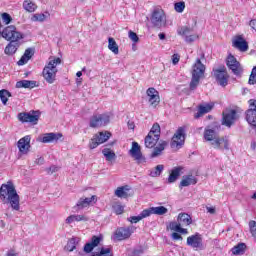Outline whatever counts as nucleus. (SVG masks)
<instances>
[{"label":"nucleus","instance_id":"nucleus-25","mask_svg":"<svg viewBox=\"0 0 256 256\" xmlns=\"http://www.w3.org/2000/svg\"><path fill=\"white\" fill-rule=\"evenodd\" d=\"M145 211L148 213V217H151V215H165L169 212L165 206L150 207Z\"/></svg>","mask_w":256,"mask_h":256},{"label":"nucleus","instance_id":"nucleus-13","mask_svg":"<svg viewBox=\"0 0 256 256\" xmlns=\"http://www.w3.org/2000/svg\"><path fill=\"white\" fill-rule=\"evenodd\" d=\"M136 230L137 227L133 225L128 227H120L115 231L114 237L117 239V241H125V239H129V237H131Z\"/></svg>","mask_w":256,"mask_h":256},{"label":"nucleus","instance_id":"nucleus-17","mask_svg":"<svg viewBox=\"0 0 256 256\" xmlns=\"http://www.w3.org/2000/svg\"><path fill=\"white\" fill-rule=\"evenodd\" d=\"M102 241H103V235L92 236L90 239V242L84 245V249H83L84 253H92L93 249H95V247H99Z\"/></svg>","mask_w":256,"mask_h":256},{"label":"nucleus","instance_id":"nucleus-55","mask_svg":"<svg viewBox=\"0 0 256 256\" xmlns=\"http://www.w3.org/2000/svg\"><path fill=\"white\" fill-rule=\"evenodd\" d=\"M127 125H128V129H135V122L134 121L129 120Z\"/></svg>","mask_w":256,"mask_h":256},{"label":"nucleus","instance_id":"nucleus-48","mask_svg":"<svg viewBox=\"0 0 256 256\" xmlns=\"http://www.w3.org/2000/svg\"><path fill=\"white\" fill-rule=\"evenodd\" d=\"M2 21L3 23H5V25H9V23H11V21H13V18L11 17V15L9 13H2Z\"/></svg>","mask_w":256,"mask_h":256},{"label":"nucleus","instance_id":"nucleus-18","mask_svg":"<svg viewBox=\"0 0 256 256\" xmlns=\"http://www.w3.org/2000/svg\"><path fill=\"white\" fill-rule=\"evenodd\" d=\"M187 245L193 249H201V247H203V238L201 237V234L196 233L189 236L187 238Z\"/></svg>","mask_w":256,"mask_h":256},{"label":"nucleus","instance_id":"nucleus-43","mask_svg":"<svg viewBox=\"0 0 256 256\" xmlns=\"http://www.w3.org/2000/svg\"><path fill=\"white\" fill-rule=\"evenodd\" d=\"M159 103H161V98L160 97H150V98H148L149 107H152L153 109H155V107H157V105H159Z\"/></svg>","mask_w":256,"mask_h":256},{"label":"nucleus","instance_id":"nucleus-8","mask_svg":"<svg viewBox=\"0 0 256 256\" xmlns=\"http://www.w3.org/2000/svg\"><path fill=\"white\" fill-rule=\"evenodd\" d=\"M150 21L153 27H156V29H161V27H165L167 25V16L165 15L163 9L155 8L152 11Z\"/></svg>","mask_w":256,"mask_h":256},{"label":"nucleus","instance_id":"nucleus-38","mask_svg":"<svg viewBox=\"0 0 256 256\" xmlns=\"http://www.w3.org/2000/svg\"><path fill=\"white\" fill-rule=\"evenodd\" d=\"M108 49L114 53V55H119V45L115 41V38L109 37L108 38Z\"/></svg>","mask_w":256,"mask_h":256},{"label":"nucleus","instance_id":"nucleus-50","mask_svg":"<svg viewBox=\"0 0 256 256\" xmlns=\"http://www.w3.org/2000/svg\"><path fill=\"white\" fill-rule=\"evenodd\" d=\"M128 37L129 39H131V41H133V43H139V36L137 35V33L130 30L128 32Z\"/></svg>","mask_w":256,"mask_h":256},{"label":"nucleus","instance_id":"nucleus-3","mask_svg":"<svg viewBox=\"0 0 256 256\" xmlns=\"http://www.w3.org/2000/svg\"><path fill=\"white\" fill-rule=\"evenodd\" d=\"M2 37L6 39V41H10L6 46L4 53L6 55H15L17 49H19L18 41L23 39L21 32L17 31V27L10 25L2 31Z\"/></svg>","mask_w":256,"mask_h":256},{"label":"nucleus","instance_id":"nucleus-31","mask_svg":"<svg viewBox=\"0 0 256 256\" xmlns=\"http://www.w3.org/2000/svg\"><path fill=\"white\" fill-rule=\"evenodd\" d=\"M169 145V143L167 141H163L161 140L158 144V146H156L151 154L152 158L155 157H159V155H161V153H163V151H165V147Z\"/></svg>","mask_w":256,"mask_h":256},{"label":"nucleus","instance_id":"nucleus-19","mask_svg":"<svg viewBox=\"0 0 256 256\" xmlns=\"http://www.w3.org/2000/svg\"><path fill=\"white\" fill-rule=\"evenodd\" d=\"M93 203H97V196L92 195L90 198H80L74 207V209H77V211H81L82 209H85V207H89V205H93Z\"/></svg>","mask_w":256,"mask_h":256},{"label":"nucleus","instance_id":"nucleus-45","mask_svg":"<svg viewBox=\"0 0 256 256\" xmlns=\"http://www.w3.org/2000/svg\"><path fill=\"white\" fill-rule=\"evenodd\" d=\"M147 97H159V91L155 89L154 87H150L146 91Z\"/></svg>","mask_w":256,"mask_h":256},{"label":"nucleus","instance_id":"nucleus-22","mask_svg":"<svg viewBox=\"0 0 256 256\" xmlns=\"http://www.w3.org/2000/svg\"><path fill=\"white\" fill-rule=\"evenodd\" d=\"M193 29L189 28V27H182L179 30V35H184L185 36V41L186 43H193V41H197V39H199V36L197 34H192Z\"/></svg>","mask_w":256,"mask_h":256},{"label":"nucleus","instance_id":"nucleus-26","mask_svg":"<svg viewBox=\"0 0 256 256\" xmlns=\"http://www.w3.org/2000/svg\"><path fill=\"white\" fill-rule=\"evenodd\" d=\"M76 222H80L83 221L84 223L89 221V217L85 214H74V215H70L66 218L65 223H67V225H71V223H75Z\"/></svg>","mask_w":256,"mask_h":256},{"label":"nucleus","instance_id":"nucleus-63","mask_svg":"<svg viewBox=\"0 0 256 256\" xmlns=\"http://www.w3.org/2000/svg\"><path fill=\"white\" fill-rule=\"evenodd\" d=\"M252 199H256V192L253 194Z\"/></svg>","mask_w":256,"mask_h":256},{"label":"nucleus","instance_id":"nucleus-41","mask_svg":"<svg viewBox=\"0 0 256 256\" xmlns=\"http://www.w3.org/2000/svg\"><path fill=\"white\" fill-rule=\"evenodd\" d=\"M163 169H165V166L163 164H159L155 168L150 170L149 176L150 177H160L161 173H163Z\"/></svg>","mask_w":256,"mask_h":256},{"label":"nucleus","instance_id":"nucleus-56","mask_svg":"<svg viewBox=\"0 0 256 256\" xmlns=\"http://www.w3.org/2000/svg\"><path fill=\"white\" fill-rule=\"evenodd\" d=\"M250 27L251 29H254V31H256V19L250 21Z\"/></svg>","mask_w":256,"mask_h":256},{"label":"nucleus","instance_id":"nucleus-4","mask_svg":"<svg viewBox=\"0 0 256 256\" xmlns=\"http://www.w3.org/2000/svg\"><path fill=\"white\" fill-rule=\"evenodd\" d=\"M205 64L201 62V59L197 58L196 62L192 66V79L190 82V89H197L199 81L205 76Z\"/></svg>","mask_w":256,"mask_h":256},{"label":"nucleus","instance_id":"nucleus-49","mask_svg":"<svg viewBox=\"0 0 256 256\" xmlns=\"http://www.w3.org/2000/svg\"><path fill=\"white\" fill-rule=\"evenodd\" d=\"M99 145H101V142H99V140H97V138L94 136L89 144L90 149H97Z\"/></svg>","mask_w":256,"mask_h":256},{"label":"nucleus","instance_id":"nucleus-36","mask_svg":"<svg viewBox=\"0 0 256 256\" xmlns=\"http://www.w3.org/2000/svg\"><path fill=\"white\" fill-rule=\"evenodd\" d=\"M247 249V244L240 242L231 249L233 255H243Z\"/></svg>","mask_w":256,"mask_h":256},{"label":"nucleus","instance_id":"nucleus-29","mask_svg":"<svg viewBox=\"0 0 256 256\" xmlns=\"http://www.w3.org/2000/svg\"><path fill=\"white\" fill-rule=\"evenodd\" d=\"M16 87L17 89H21V88H24V89H33L35 87H37V81H33V80H21V81H18L16 83Z\"/></svg>","mask_w":256,"mask_h":256},{"label":"nucleus","instance_id":"nucleus-7","mask_svg":"<svg viewBox=\"0 0 256 256\" xmlns=\"http://www.w3.org/2000/svg\"><path fill=\"white\" fill-rule=\"evenodd\" d=\"M111 121V115L109 113L103 114H93L89 120V127L92 129H99L101 127H106Z\"/></svg>","mask_w":256,"mask_h":256},{"label":"nucleus","instance_id":"nucleus-14","mask_svg":"<svg viewBox=\"0 0 256 256\" xmlns=\"http://www.w3.org/2000/svg\"><path fill=\"white\" fill-rule=\"evenodd\" d=\"M222 117V125H225L226 127H231V125H234L235 121L239 119L237 110L235 109H226L223 111Z\"/></svg>","mask_w":256,"mask_h":256},{"label":"nucleus","instance_id":"nucleus-11","mask_svg":"<svg viewBox=\"0 0 256 256\" xmlns=\"http://www.w3.org/2000/svg\"><path fill=\"white\" fill-rule=\"evenodd\" d=\"M129 155L132 156L138 165H145V163H147V158L143 155V152H141V146L137 142L132 143Z\"/></svg>","mask_w":256,"mask_h":256},{"label":"nucleus","instance_id":"nucleus-27","mask_svg":"<svg viewBox=\"0 0 256 256\" xmlns=\"http://www.w3.org/2000/svg\"><path fill=\"white\" fill-rule=\"evenodd\" d=\"M35 55V49L33 48H27L23 54V56L20 58V60L17 62V65H25L29 62V59Z\"/></svg>","mask_w":256,"mask_h":256},{"label":"nucleus","instance_id":"nucleus-47","mask_svg":"<svg viewBox=\"0 0 256 256\" xmlns=\"http://www.w3.org/2000/svg\"><path fill=\"white\" fill-rule=\"evenodd\" d=\"M174 9L177 13H183L185 11V2H177L174 4Z\"/></svg>","mask_w":256,"mask_h":256},{"label":"nucleus","instance_id":"nucleus-24","mask_svg":"<svg viewBox=\"0 0 256 256\" xmlns=\"http://www.w3.org/2000/svg\"><path fill=\"white\" fill-rule=\"evenodd\" d=\"M213 107H215V104L213 102L200 105L198 108V112L194 115V118L199 119V117H203V115L209 113L213 109Z\"/></svg>","mask_w":256,"mask_h":256},{"label":"nucleus","instance_id":"nucleus-30","mask_svg":"<svg viewBox=\"0 0 256 256\" xmlns=\"http://www.w3.org/2000/svg\"><path fill=\"white\" fill-rule=\"evenodd\" d=\"M80 242L81 238L73 237L68 240L64 249L69 252L75 251L77 249V245H79Z\"/></svg>","mask_w":256,"mask_h":256},{"label":"nucleus","instance_id":"nucleus-32","mask_svg":"<svg viewBox=\"0 0 256 256\" xmlns=\"http://www.w3.org/2000/svg\"><path fill=\"white\" fill-rule=\"evenodd\" d=\"M181 171H183V167L178 166L171 170V173L168 177V183H175L179 176L181 175Z\"/></svg>","mask_w":256,"mask_h":256},{"label":"nucleus","instance_id":"nucleus-44","mask_svg":"<svg viewBox=\"0 0 256 256\" xmlns=\"http://www.w3.org/2000/svg\"><path fill=\"white\" fill-rule=\"evenodd\" d=\"M112 209L116 215H123V212L125 211V207L119 203L114 204Z\"/></svg>","mask_w":256,"mask_h":256},{"label":"nucleus","instance_id":"nucleus-57","mask_svg":"<svg viewBox=\"0 0 256 256\" xmlns=\"http://www.w3.org/2000/svg\"><path fill=\"white\" fill-rule=\"evenodd\" d=\"M6 256H17V253H15L13 250H10L7 252Z\"/></svg>","mask_w":256,"mask_h":256},{"label":"nucleus","instance_id":"nucleus-37","mask_svg":"<svg viewBox=\"0 0 256 256\" xmlns=\"http://www.w3.org/2000/svg\"><path fill=\"white\" fill-rule=\"evenodd\" d=\"M94 137L97 138L98 143L102 144L109 141V139L111 138V132H99V134H95Z\"/></svg>","mask_w":256,"mask_h":256},{"label":"nucleus","instance_id":"nucleus-5","mask_svg":"<svg viewBox=\"0 0 256 256\" xmlns=\"http://www.w3.org/2000/svg\"><path fill=\"white\" fill-rule=\"evenodd\" d=\"M61 65V58L50 60L44 67L42 75L47 83H55V77H57V66Z\"/></svg>","mask_w":256,"mask_h":256},{"label":"nucleus","instance_id":"nucleus-54","mask_svg":"<svg viewBox=\"0 0 256 256\" xmlns=\"http://www.w3.org/2000/svg\"><path fill=\"white\" fill-rule=\"evenodd\" d=\"M35 163L36 165H43V163H45V158L43 157L37 158Z\"/></svg>","mask_w":256,"mask_h":256},{"label":"nucleus","instance_id":"nucleus-42","mask_svg":"<svg viewBox=\"0 0 256 256\" xmlns=\"http://www.w3.org/2000/svg\"><path fill=\"white\" fill-rule=\"evenodd\" d=\"M45 19H47V16L44 13H36L31 17V21L39 23H43Z\"/></svg>","mask_w":256,"mask_h":256},{"label":"nucleus","instance_id":"nucleus-15","mask_svg":"<svg viewBox=\"0 0 256 256\" xmlns=\"http://www.w3.org/2000/svg\"><path fill=\"white\" fill-rule=\"evenodd\" d=\"M226 65L228 69H230V71H232V73L237 77L241 76L243 73V67L241 66V63H239L237 58H235L233 55L228 56Z\"/></svg>","mask_w":256,"mask_h":256},{"label":"nucleus","instance_id":"nucleus-64","mask_svg":"<svg viewBox=\"0 0 256 256\" xmlns=\"http://www.w3.org/2000/svg\"><path fill=\"white\" fill-rule=\"evenodd\" d=\"M82 71H85V67L82 69Z\"/></svg>","mask_w":256,"mask_h":256},{"label":"nucleus","instance_id":"nucleus-35","mask_svg":"<svg viewBox=\"0 0 256 256\" xmlns=\"http://www.w3.org/2000/svg\"><path fill=\"white\" fill-rule=\"evenodd\" d=\"M186 226H177V222L172 221L169 223V228L171 231H175L176 233H181L182 235H187L189 231L186 228H183Z\"/></svg>","mask_w":256,"mask_h":256},{"label":"nucleus","instance_id":"nucleus-2","mask_svg":"<svg viewBox=\"0 0 256 256\" xmlns=\"http://www.w3.org/2000/svg\"><path fill=\"white\" fill-rule=\"evenodd\" d=\"M220 129V125L206 127L204 130V139L211 142V145L214 147V149H219L220 151L225 149L226 151H229V138H227V136L219 137Z\"/></svg>","mask_w":256,"mask_h":256},{"label":"nucleus","instance_id":"nucleus-40","mask_svg":"<svg viewBox=\"0 0 256 256\" xmlns=\"http://www.w3.org/2000/svg\"><path fill=\"white\" fill-rule=\"evenodd\" d=\"M102 154L106 158V161H115V159H117V155L115 154V152H113V150L109 148H104L102 150Z\"/></svg>","mask_w":256,"mask_h":256},{"label":"nucleus","instance_id":"nucleus-6","mask_svg":"<svg viewBox=\"0 0 256 256\" xmlns=\"http://www.w3.org/2000/svg\"><path fill=\"white\" fill-rule=\"evenodd\" d=\"M161 138V126L159 123H154L148 135L145 137L144 143L147 149H153L157 143H159V139Z\"/></svg>","mask_w":256,"mask_h":256},{"label":"nucleus","instance_id":"nucleus-9","mask_svg":"<svg viewBox=\"0 0 256 256\" xmlns=\"http://www.w3.org/2000/svg\"><path fill=\"white\" fill-rule=\"evenodd\" d=\"M185 145V127H179L174 133L170 147L171 149H181Z\"/></svg>","mask_w":256,"mask_h":256},{"label":"nucleus","instance_id":"nucleus-61","mask_svg":"<svg viewBox=\"0 0 256 256\" xmlns=\"http://www.w3.org/2000/svg\"><path fill=\"white\" fill-rule=\"evenodd\" d=\"M158 37L161 39V41H163L165 39V33H160Z\"/></svg>","mask_w":256,"mask_h":256},{"label":"nucleus","instance_id":"nucleus-52","mask_svg":"<svg viewBox=\"0 0 256 256\" xmlns=\"http://www.w3.org/2000/svg\"><path fill=\"white\" fill-rule=\"evenodd\" d=\"M0 97H11V92H9V90L2 89L0 90Z\"/></svg>","mask_w":256,"mask_h":256},{"label":"nucleus","instance_id":"nucleus-23","mask_svg":"<svg viewBox=\"0 0 256 256\" xmlns=\"http://www.w3.org/2000/svg\"><path fill=\"white\" fill-rule=\"evenodd\" d=\"M61 138H63L62 133L50 132V133H46L42 137H40V141H41V143H57V141H59V139H61Z\"/></svg>","mask_w":256,"mask_h":256},{"label":"nucleus","instance_id":"nucleus-21","mask_svg":"<svg viewBox=\"0 0 256 256\" xmlns=\"http://www.w3.org/2000/svg\"><path fill=\"white\" fill-rule=\"evenodd\" d=\"M31 148V136H25L18 141V149L23 155L29 153Z\"/></svg>","mask_w":256,"mask_h":256},{"label":"nucleus","instance_id":"nucleus-33","mask_svg":"<svg viewBox=\"0 0 256 256\" xmlns=\"http://www.w3.org/2000/svg\"><path fill=\"white\" fill-rule=\"evenodd\" d=\"M189 185H197V179L195 178V176H184L180 182V187H189Z\"/></svg>","mask_w":256,"mask_h":256},{"label":"nucleus","instance_id":"nucleus-1","mask_svg":"<svg viewBox=\"0 0 256 256\" xmlns=\"http://www.w3.org/2000/svg\"><path fill=\"white\" fill-rule=\"evenodd\" d=\"M0 200L4 205H10L14 211H19L21 206L19 204L20 198L15 189L13 182L9 181L7 184H2L0 187Z\"/></svg>","mask_w":256,"mask_h":256},{"label":"nucleus","instance_id":"nucleus-62","mask_svg":"<svg viewBox=\"0 0 256 256\" xmlns=\"http://www.w3.org/2000/svg\"><path fill=\"white\" fill-rule=\"evenodd\" d=\"M83 75V72H81V71H78L77 73H76V77H81Z\"/></svg>","mask_w":256,"mask_h":256},{"label":"nucleus","instance_id":"nucleus-16","mask_svg":"<svg viewBox=\"0 0 256 256\" xmlns=\"http://www.w3.org/2000/svg\"><path fill=\"white\" fill-rule=\"evenodd\" d=\"M232 46L242 53L249 51V43H247V40H245L243 35L234 36L232 39Z\"/></svg>","mask_w":256,"mask_h":256},{"label":"nucleus","instance_id":"nucleus-53","mask_svg":"<svg viewBox=\"0 0 256 256\" xmlns=\"http://www.w3.org/2000/svg\"><path fill=\"white\" fill-rule=\"evenodd\" d=\"M179 59H180V56L178 54L172 55L173 65H177V63H179Z\"/></svg>","mask_w":256,"mask_h":256},{"label":"nucleus","instance_id":"nucleus-59","mask_svg":"<svg viewBox=\"0 0 256 256\" xmlns=\"http://www.w3.org/2000/svg\"><path fill=\"white\" fill-rule=\"evenodd\" d=\"M49 171H50L51 173H55V172L57 171V167H56V166H50V167H49Z\"/></svg>","mask_w":256,"mask_h":256},{"label":"nucleus","instance_id":"nucleus-46","mask_svg":"<svg viewBox=\"0 0 256 256\" xmlns=\"http://www.w3.org/2000/svg\"><path fill=\"white\" fill-rule=\"evenodd\" d=\"M248 83H249V85H255L256 84V66H254L253 69H252V72L250 74Z\"/></svg>","mask_w":256,"mask_h":256},{"label":"nucleus","instance_id":"nucleus-34","mask_svg":"<svg viewBox=\"0 0 256 256\" xmlns=\"http://www.w3.org/2000/svg\"><path fill=\"white\" fill-rule=\"evenodd\" d=\"M22 7L27 13H35L38 6L31 0H24Z\"/></svg>","mask_w":256,"mask_h":256},{"label":"nucleus","instance_id":"nucleus-60","mask_svg":"<svg viewBox=\"0 0 256 256\" xmlns=\"http://www.w3.org/2000/svg\"><path fill=\"white\" fill-rule=\"evenodd\" d=\"M208 213L215 214V208L207 207Z\"/></svg>","mask_w":256,"mask_h":256},{"label":"nucleus","instance_id":"nucleus-28","mask_svg":"<svg viewBox=\"0 0 256 256\" xmlns=\"http://www.w3.org/2000/svg\"><path fill=\"white\" fill-rule=\"evenodd\" d=\"M129 191H131V188H129V186L127 185L121 186L115 190V195L120 199H127V197H131V194H129Z\"/></svg>","mask_w":256,"mask_h":256},{"label":"nucleus","instance_id":"nucleus-10","mask_svg":"<svg viewBox=\"0 0 256 256\" xmlns=\"http://www.w3.org/2000/svg\"><path fill=\"white\" fill-rule=\"evenodd\" d=\"M213 77L216 79L218 85L221 87H227L229 83V74L225 66L213 69Z\"/></svg>","mask_w":256,"mask_h":256},{"label":"nucleus","instance_id":"nucleus-20","mask_svg":"<svg viewBox=\"0 0 256 256\" xmlns=\"http://www.w3.org/2000/svg\"><path fill=\"white\" fill-rule=\"evenodd\" d=\"M177 227H189L193 223V218L191 215L183 212L178 214L177 221H175Z\"/></svg>","mask_w":256,"mask_h":256},{"label":"nucleus","instance_id":"nucleus-58","mask_svg":"<svg viewBox=\"0 0 256 256\" xmlns=\"http://www.w3.org/2000/svg\"><path fill=\"white\" fill-rule=\"evenodd\" d=\"M0 99H1V101H2V103H3V105H7V101H9V98H7V97H1Z\"/></svg>","mask_w":256,"mask_h":256},{"label":"nucleus","instance_id":"nucleus-51","mask_svg":"<svg viewBox=\"0 0 256 256\" xmlns=\"http://www.w3.org/2000/svg\"><path fill=\"white\" fill-rule=\"evenodd\" d=\"M172 239L174 241H183V236H181V234H179V232H174V233H172Z\"/></svg>","mask_w":256,"mask_h":256},{"label":"nucleus","instance_id":"nucleus-12","mask_svg":"<svg viewBox=\"0 0 256 256\" xmlns=\"http://www.w3.org/2000/svg\"><path fill=\"white\" fill-rule=\"evenodd\" d=\"M41 117V112L39 110L30 111L28 113H19L18 119L22 123H32V125H37L39 118Z\"/></svg>","mask_w":256,"mask_h":256},{"label":"nucleus","instance_id":"nucleus-39","mask_svg":"<svg viewBox=\"0 0 256 256\" xmlns=\"http://www.w3.org/2000/svg\"><path fill=\"white\" fill-rule=\"evenodd\" d=\"M146 217H149V212H146V210H143L138 216H132L129 217L127 220L130 223H139L142 219H145Z\"/></svg>","mask_w":256,"mask_h":256}]
</instances>
